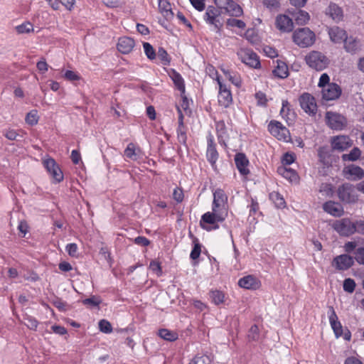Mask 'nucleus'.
Returning a JSON list of instances; mask_svg holds the SVG:
<instances>
[{
    "label": "nucleus",
    "instance_id": "nucleus-50",
    "mask_svg": "<svg viewBox=\"0 0 364 364\" xmlns=\"http://www.w3.org/2000/svg\"><path fill=\"white\" fill-rule=\"evenodd\" d=\"M149 269L154 272L157 277H161L163 274L161 262L157 260L154 259L150 262Z\"/></svg>",
    "mask_w": 364,
    "mask_h": 364
},
{
    "label": "nucleus",
    "instance_id": "nucleus-4",
    "mask_svg": "<svg viewBox=\"0 0 364 364\" xmlns=\"http://www.w3.org/2000/svg\"><path fill=\"white\" fill-rule=\"evenodd\" d=\"M306 64L311 68L321 71L327 68L329 64L328 58L319 51L313 50L306 57Z\"/></svg>",
    "mask_w": 364,
    "mask_h": 364
},
{
    "label": "nucleus",
    "instance_id": "nucleus-33",
    "mask_svg": "<svg viewBox=\"0 0 364 364\" xmlns=\"http://www.w3.org/2000/svg\"><path fill=\"white\" fill-rule=\"evenodd\" d=\"M159 8L166 20L173 17L174 14L168 0H159Z\"/></svg>",
    "mask_w": 364,
    "mask_h": 364
},
{
    "label": "nucleus",
    "instance_id": "nucleus-2",
    "mask_svg": "<svg viewBox=\"0 0 364 364\" xmlns=\"http://www.w3.org/2000/svg\"><path fill=\"white\" fill-rule=\"evenodd\" d=\"M355 186L350 183L338 186L336 193L339 200L343 204H355L358 200Z\"/></svg>",
    "mask_w": 364,
    "mask_h": 364
},
{
    "label": "nucleus",
    "instance_id": "nucleus-24",
    "mask_svg": "<svg viewBox=\"0 0 364 364\" xmlns=\"http://www.w3.org/2000/svg\"><path fill=\"white\" fill-rule=\"evenodd\" d=\"M238 285L246 289L255 290L259 287V281L252 275H247L239 279Z\"/></svg>",
    "mask_w": 364,
    "mask_h": 364
},
{
    "label": "nucleus",
    "instance_id": "nucleus-19",
    "mask_svg": "<svg viewBox=\"0 0 364 364\" xmlns=\"http://www.w3.org/2000/svg\"><path fill=\"white\" fill-rule=\"evenodd\" d=\"M135 46V41L129 36L119 38L117 48L122 54L130 53Z\"/></svg>",
    "mask_w": 364,
    "mask_h": 364
},
{
    "label": "nucleus",
    "instance_id": "nucleus-13",
    "mask_svg": "<svg viewBox=\"0 0 364 364\" xmlns=\"http://www.w3.org/2000/svg\"><path fill=\"white\" fill-rule=\"evenodd\" d=\"M343 174L350 181H358L364 178V170L355 164L346 166L343 169Z\"/></svg>",
    "mask_w": 364,
    "mask_h": 364
},
{
    "label": "nucleus",
    "instance_id": "nucleus-46",
    "mask_svg": "<svg viewBox=\"0 0 364 364\" xmlns=\"http://www.w3.org/2000/svg\"><path fill=\"white\" fill-rule=\"evenodd\" d=\"M259 337V328L257 325L254 324L252 325L247 334V338L250 341H258Z\"/></svg>",
    "mask_w": 364,
    "mask_h": 364
},
{
    "label": "nucleus",
    "instance_id": "nucleus-31",
    "mask_svg": "<svg viewBox=\"0 0 364 364\" xmlns=\"http://www.w3.org/2000/svg\"><path fill=\"white\" fill-rule=\"evenodd\" d=\"M157 335L164 341L173 342L178 338V334L174 331L168 328H161L158 331Z\"/></svg>",
    "mask_w": 364,
    "mask_h": 364
},
{
    "label": "nucleus",
    "instance_id": "nucleus-57",
    "mask_svg": "<svg viewBox=\"0 0 364 364\" xmlns=\"http://www.w3.org/2000/svg\"><path fill=\"white\" fill-rule=\"evenodd\" d=\"M51 303L55 308H57L60 311H65L66 310L65 306L67 304L66 302L63 301L61 298L55 296V298L52 300Z\"/></svg>",
    "mask_w": 364,
    "mask_h": 364
},
{
    "label": "nucleus",
    "instance_id": "nucleus-26",
    "mask_svg": "<svg viewBox=\"0 0 364 364\" xmlns=\"http://www.w3.org/2000/svg\"><path fill=\"white\" fill-rule=\"evenodd\" d=\"M277 173L291 183H297L299 180L297 172L290 168L279 166L277 168Z\"/></svg>",
    "mask_w": 364,
    "mask_h": 364
},
{
    "label": "nucleus",
    "instance_id": "nucleus-54",
    "mask_svg": "<svg viewBox=\"0 0 364 364\" xmlns=\"http://www.w3.org/2000/svg\"><path fill=\"white\" fill-rule=\"evenodd\" d=\"M296 160V156L294 153L287 152L285 153L282 159V166L291 165Z\"/></svg>",
    "mask_w": 364,
    "mask_h": 364
},
{
    "label": "nucleus",
    "instance_id": "nucleus-59",
    "mask_svg": "<svg viewBox=\"0 0 364 364\" xmlns=\"http://www.w3.org/2000/svg\"><path fill=\"white\" fill-rule=\"evenodd\" d=\"M222 14L220 8H217L214 6H208L206 9L204 16H220Z\"/></svg>",
    "mask_w": 364,
    "mask_h": 364
},
{
    "label": "nucleus",
    "instance_id": "nucleus-32",
    "mask_svg": "<svg viewBox=\"0 0 364 364\" xmlns=\"http://www.w3.org/2000/svg\"><path fill=\"white\" fill-rule=\"evenodd\" d=\"M291 14L294 18L296 23L299 26L306 24L310 19L309 13L300 9L297 11H294V13H291Z\"/></svg>",
    "mask_w": 364,
    "mask_h": 364
},
{
    "label": "nucleus",
    "instance_id": "nucleus-43",
    "mask_svg": "<svg viewBox=\"0 0 364 364\" xmlns=\"http://www.w3.org/2000/svg\"><path fill=\"white\" fill-rule=\"evenodd\" d=\"M38 111L36 109H32L26 114L25 121L28 124L34 126L38 124Z\"/></svg>",
    "mask_w": 364,
    "mask_h": 364
},
{
    "label": "nucleus",
    "instance_id": "nucleus-52",
    "mask_svg": "<svg viewBox=\"0 0 364 364\" xmlns=\"http://www.w3.org/2000/svg\"><path fill=\"white\" fill-rule=\"evenodd\" d=\"M319 191L321 193H324L328 197H332L334 193L333 185L328 183H323L320 186Z\"/></svg>",
    "mask_w": 364,
    "mask_h": 364
},
{
    "label": "nucleus",
    "instance_id": "nucleus-1",
    "mask_svg": "<svg viewBox=\"0 0 364 364\" xmlns=\"http://www.w3.org/2000/svg\"><path fill=\"white\" fill-rule=\"evenodd\" d=\"M228 196L221 188L213 192L212 212H207L202 215V220L207 223L223 222L228 217Z\"/></svg>",
    "mask_w": 364,
    "mask_h": 364
},
{
    "label": "nucleus",
    "instance_id": "nucleus-18",
    "mask_svg": "<svg viewBox=\"0 0 364 364\" xmlns=\"http://www.w3.org/2000/svg\"><path fill=\"white\" fill-rule=\"evenodd\" d=\"M275 25L277 28L284 33H289L294 29L292 18L286 14L278 15L276 18Z\"/></svg>",
    "mask_w": 364,
    "mask_h": 364
},
{
    "label": "nucleus",
    "instance_id": "nucleus-11",
    "mask_svg": "<svg viewBox=\"0 0 364 364\" xmlns=\"http://www.w3.org/2000/svg\"><path fill=\"white\" fill-rule=\"evenodd\" d=\"M301 109L310 115H315L317 112V105L315 98L309 93L304 92L299 97Z\"/></svg>",
    "mask_w": 364,
    "mask_h": 364
},
{
    "label": "nucleus",
    "instance_id": "nucleus-48",
    "mask_svg": "<svg viewBox=\"0 0 364 364\" xmlns=\"http://www.w3.org/2000/svg\"><path fill=\"white\" fill-rule=\"evenodd\" d=\"M355 282L351 278H346L343 281V290L348 293H353L355 291Z\"/></svg>",
    "mask_w": 364,
    "mask_h": 364
},
{
    "label": "nucleus",
    "instance_id": "nucleus-41",
    "mask_svg": "<svg viewBox=\"0 0 364 364\" xmlns=\"http://www.w3.org/2000/svg\"><path fill=\"white\" fill-rule=\"evenodd\" d=\"M157 55L161 63L164 65H169L171 63V58L168 54L167 51L163 48L159 47L157 52Z\"/></svg>",
    "mask_w": 364,
    "mask_h": 364
},
{
    "label": "nucleus",
    "instance_id": "nucleus-14",
    "mask_svg": "<svg viewBox=\"0 0 364 364\" xmlns=\"http://www.w3.org/2000/svg\"><path fill=\"white\" fill-rule=\"evenodd\" d=\"M354 264V257L343 254L333 258V265L338 270H347Z\"/></svg>",
    "mask_w": 364,
    "mask_h": 364
},
{
    "label": "nucleus",
    "instance_id": "nucleus-7",
    "mask_svg": "<svg viewBox=\"0 0 364 364\" xmlns=\"http://www.w3.org/2000/svg\"><path fill=\"white\" fill-rule=\"evenodd\" d=\"M219 154L216 149V144L214 141V137L211 132H209L207 136V150H206V159L210 163L213 170L218 173V167L216 162L218 159Z\"/></svg>",
    "mask_w": 364,
    "mask_h": 364
},
{
    "label": "nucleus",
    "instance_id": "nucleus-12",
    "mask_svg": "<svg viewBox=\"0 0 364 364\" xmlns=\"http://www.w3.org/2000/svg\"><path fill=\"white\" fill-rule=\"evenodd\" d=\"M325 14L333 21L338 23L344 19V11L338 4L331 1L325 9Z\"/></svg>",
    "mask_w": 364,
    "mask_h": 364
},
{
    "label": "nucleus",
    "instance_id": "nucleus-35",
    "mask_svg": "<svg viewBox=\"0 0 364 364\" xmlns=\"http://www.w3.org/2000/svg\"><path fill=\"white\" fill-rule=\"evenodd\" d=\"M232 102V94L230 91L219 92L218 103L220 105L227 108Z\"/></svg>",
    "mask_w": 364,
    "mask_h": 364
},
{
    "label": "nucleus",
    "instance_id": "nucleus-25",
    "mask_svg": "<svg viewBox=\"0 0 364 364\" xmlns=\"http://www.w3.org/2000/svg\"><path fill=\"white\" fill-rule=\"evenodd\" d=\"M169 76L171 78L175 87L181 92V94H183L186 92V86H185V81L182 77V75L177 72L174 69H171V72L169 73Z\"/></svg>",
    "mask_w": 364,
    "mask_h": 364
},
{
    "label": "nucleus",
    "instance_id": "nucleus-17",
    "mask_svg": "<svg viewBox=\"0 0 364 364\" xmlns=\"http://www.w3.org/2000/svg\"><path fill=\"white\" fill-rule=\"evenodd\" d=\"M321 92L322 98L326 101L338 99L342 92L341 87L335 82H331V85L323 88Z\"/></svg>",
    "mask_w": 364,
    "mask_h": 364
},
{
    "label": "nucleus",
    "instance_id": "nucleus-37",
    "mask_svg": "<svg viewBox=\"0 0 364 364\" xmlns=\"http://www.w3.org/2000/svg\"><path fill=\"white\" fill-rule=\"evenodd\" d=\"M218 17V16H204L203 17L207 23L214 26L217 33H220L223 27V23L220 22Z\"/></svg>",
    "mask_w": 364,
    "mask_h": 364
},
{
    "label": "nucleus",
    "instance_id": "nucleus-5",
    "mask_svg": "<svg viewBox=\"0 0 364 364\" xmlns=\"http://www.w3.org/2000/svg\"><path fill=\"white\" fill-rule=\"evenodd\" d=\"M269 133L277 139L289 142L291 141V134L289 130L284 126L280 122L271 120L267 126Z\"/></svg>",
    "mask_w": 364,
    "mask_h": 364
},
{
    "label": "nucleus",
    "instance_id": "nucleus-55",
    "mask_svg": "<svg viewBox=\"0 0 364 364\" xmlns=\"http://www.w3.org/2000/svg\"><path fill=\"white\" fill-rule=\"evenodd\" d=\"M23 318L28 321V323L27 324V326L29 329L33 331L36 330L38 325V321L35 317L26 314Z\"/></svg>",
    "mask_w": 364,
    "mask_h": 364
},
{
    "label": "nucleus",
    "instance_id": "nucleus-47",
    "mask_svg": "<svg viewBox=\"0 0 364 364\" xmlns=\"http://www.w3.org/2000/svg\"><path fill=\"white\" fill-rule=\"evenodd\" d=\"M225 75L228 78V80L235 86L240 87L241 86V79L237 74L232 73L230 71H223Z\"/></svg>",
    "mask_w": 364,
    "mask_h": 364
},
{
    "label": "nucleus",
    "instance_id": "nucleus-34",
    "mask_svg": "<svg viewBox=\"0 0 364 364\" xmlns=\"http://www.w3.org/2000/svg\"><path fill=\"white\" fill-rule=\"evenodd\" d=\"M269 198L277 208H284L286 206L285 200L279 193L273 191L269 193Z\"/></svg>",
    "mask_w": 364,
    "mask_h": 364
},
{
    "label": "nucleus",
    "instance_id": "nucleus-45",
    "mask_svg": "<svg viewBox=\"0 0 364 364\" xmlns=\"http://www.w3.org/2000/svg\"><path fill=\"white\" fill-rule=\"evenodd\" d=\"M16 31L19 34L28 33L33 31V26L29 21H26L17 26L16 27Z\"/></svg>",
    "mask_w": 364,
    "mask_h": 364
},
{
    "label": "nucleus",
    "instance_id": "nucleus-10",
    "mask_svg": "<svg viewBox=\"0 0 364 364\" xmlns=\"http://www.w3.org/2000/svg\"><path fill=\"white\" fill-rule=\"evenodd\" d=\"M215 2L220 9H225L231 16L239 17L243 14L241 6L233 0H215Z\"/></svg>",
    "mask_w": 364,
    "mask_h": 364
},
{
    "label": "nucleus",
    "instance_id": "nucleus-28",
    "mask_svg": "<svg viewBox=\"0 0 364 364\" xmlns=\"http://www.w3.org/2000/svg\"><path fill=\"white\" fill-rule=\"evenodd\" d=\"M349 138L345 136H336L332 141V147L334 149L343 151L350 146Z\"/></svg>",
    "mask_w": 364,
    "mask_h": 364
},
{
    "label": "nucleus",
    "instance_id": "nucleus-27",
    "mask_svg": "<svg viewBox=\"0 0 364 364\" xmlns=\"http://www.w3.org/2000/svg\"><path fill=\"white\" fill-rule=\"evenodd\" d=\"M215 130L219 144H225V139L228 138V134L224 120L215 122Z\"/></svg>",
    "mask_w": 364,
    "mask_h": 364
},
{
    "label": "nucleus",
    "instance_id": "nucleus-16",
    "mask_svg": "<svg viewBox=\"0 0 364 364\" xmlns=\"http://www.w3.org/2000/svg\"><path fill=\"white\" fill-rule=\"evenodd\" d=\"M328 316L329 319V323L331 324V328L333 331V333L336 338H339L343 335V327L341 322L338 321V318L337 314L334 310V308L332 306L328 307Z\"/></svg>",
    "mask_w": 364,
    "mask_h": 364
},
{
    "label": "nucleus",
    "instance_id": "nucleus-21",
    "mask_svg": "<svg viewBox=\"0 0 364 364\" xmlns=\"http://www.w3.org/2000/svg\"><path fill=\"white\" fill-rule=\"evenodd\" d=\"M235 164L241 175L247 176L250 173L247 168L250 162L244 153H237L235 155Z\"/></svg>",
    "mask_w": 364,
    "mask_h": 364
},
{
    "label": "nucleus",
    "instance_id": "nucleus-6",
    "mask_svg": "<svg viewBox=\"0 0 364 364\" xmlns=\"http://www.w3.org/2000/svg\"><path fill=\"white\" fill-rule=\"evenodd\" d=\"M331 227L341 237H349L354 234L353 222L348 218L336 220Z\"/></svg>",
    "mask_w": 364,
    "mask_h": 364
},
{
    "label": "nucleus",
    "instance_id": "nucleus-23",
    "mask_svg": "<svg viewBox=\"0 0 364 364\" xmlns=\"http://www.w3.org/2000/svg\"><path fill=\"white\" fill-rule=\"evenodd\" d=\"M360 40L357 37L353 36H347L343 41V48L347 53L352 55L355 54L360 49Z\"/></svg>",
    "mask_w": 364,
    "mask_h": 364
},
{
    "label": "nucleus",
    "instance_id": "nucleus-3",
    "mask_svg": "<svg viewBox=\"0 0 364 364\" xmlns=\"http://www.w3.org/2000/svg\"><path fill=\"white\" fill-rule=\"evenodd\" d=\"M292 38L300 48H308L315 43L316 36L311 30L305 27L294 31Z\"/></svg>",
    "mask_w": 364,
    "mask_h": 364
},
{
    "label": "nucleus",
    "instance_id": "nucleus-15",
    "mask_svg": "<svg viewBox=\"0 0 364 364\" xmlns=\"http://www.w3.org/2000/svg\"><path fill=\"white\" fill-rule=\"evenodd\" d=\"M240 58L242 63L251 68L257 69L261 67L259 56L252 50L242 51L240 54Z\"/></svg>",
    "mask_w": 364,
    "mask_h": 364
},
{
    "label": "nucleus",
    "instance_id": "nucleus-39",
    "mask_svg": "<svg viewBox=\"0 0 364 364\" xmlns=\"http://www.w3.org/2000/svg\"><path fill=\"white\" fill-rule=\"evenodd\" d=\"M82 303L85 306H90L91 308L99 307L102 303V299L99 296L92 295L90 297L83 299Z\"/></svg>",
    "mask_w": 364,
    "mask_h": 364
},
{
    "label": "nucleus",
    "instance_id": "nucleus-8",
    "mask_svg": "<svg viewBox=\"0 0 364 364\" xmlns=\"http://www.w3.org/2000/svg\"><path fill=\"white\" fill-rule=\"evenodd\" d=\"M43 166L51 176L53 183H59L63 181V173L53 158H48L43 161Z\"/></svg>",
    "mask_w": 364,
    "mask_h": 364
},
{
    "label": "nucleus",
    "instance_id": "nucleus-20",
    "mask_svg": "<svg viewBox=\"0 0 364 364\" xmlns=\"http://www.w3.org/2000/svg\"><path fill=\"white\" fill-rule=\"evenodd\" d=\"M328 34L331 41L334 43H343L348 36L347 32L343 28L336 26L328 28Z\"/></svg>",
    "mask_w": 364,
    "mask_h": 364
},
{
    "label": "nucleus",
    "instance_id": "nucleus-51",
    "mask_svg": "<svg viewBox=\"0 0 364 364\" xmlns=\"http://www.w3.org/2000/svg\"><path fill=\"white\" fill-rule=\"evenodd\" d=\"M100 331L105 333H110L112 332V327L109 321L102 319L99 321Z\"/></svg>",
    "mask_w": 364,
    "mask_h": 364
},
{
    "label": "nucleus",
    "instance_id": "nucleus-60",
    "mask_svg": "<svg viewBox=\"0 0 364 364\" xmlns=\"http://www.w3.org/2000/svg\"><path fill=\"white\" fill-rule=\"evenodd\" d=\"M331 84V83L330 82V77L328 75L327 73H323L319 78L318 86L322 90Z\"/></svg>",
    "mask_w": 364,
    "mask_h": 364
},
{
    "label": "nucleus",
    "instance_id": "nucleus-44",
    "mask_svg": "<svg viewBox=\"0 0 364 364\" xmlns=\"http://www.w3.org/2000/svg\"><path fill=\"white\" fill-rule=\"evenodd\" d=\"M143 48L147 58L153 60L156 58V53L154 47L148 42L143 43Z\"/></svg>",
    "mask_w": 364,
    "mask_h": 364
},
{
    "label": "nucleus",
    "instance_id": "nucleus-53",
    "mask_svg": "<svg viewBox=\"0 0 364 364\" xmlns=\"http://www.w3.org/2000/svg\"><path fill=\"white\" fill-rule=\"evenodd\" d=\"M353 257L359 264L364 265V247H358L354 252Z\"/></svg>",
    "mask_w": 364,
    "mask_h": 364
},
{
    "label": "nucleus",
    "instance_id": "nucleus-62",
    "mask_svg": "<svg viewBox=\"0 0 364 364\" xmlns=\"http://www.w3.org/2000/svg\"><path fill=\"white\" fill-rule=\"evenodd\" d=\"M134 242L141 247H147L150 245L151 241L144 236H138L134 239Z\"/></svg>",
    "mask_w": 364,
    "mask_h": 364
},
{
    "label": "nucleus",
    "instance_id": "nucleus-64",
    "mask_svg": "<svg viewBox=\"0 0 364 364\" xmlns=\"http://www.w3.org/2000/svg\"><path fill=\"white\" fill-rule=\"evenodd\" d=\"M353 225L355 227L354 233L358 232L364 235V220H356L355 222H353Z\"/></svg>",
    "mask_w": 364,
    "mask_h": 364
},
{
    "label": "nucleus",
    "instance_id": "nucleus-58",
    "mask_svg": "<svg viewBox=\"0 0 364 364\" xmlns=\"http://www.w3.org/2000/svg\"><path fill=\"white\" fill-rule=\"evenodd\" d=\"M173 198L178 203L183 200L184 193L181 188L176 187L173 189Z\"/></svg>",
    "mask_w": 364,
    "mask_h": 364
},
{
    "label": "nucleus",
    "instance_id": "nucleus-30",
    "mask_svg": "<svg viewBox=\"0 0 364 364\" xmlns=\"http://www.w3.org/2000/svg\"><path fill=\"white\" fill-rule=\"evenodd\" d=\"M272 73L278 78H287L289 74L287 65L284 62L277 61V66L272 70Z\"/></svg>",
    "mask_w": 364,
    "mask_h": 364
},
{
    "label": "nucleus",
    "instance_id": "nucleus-29",
    "mask_svg": "<svg viewBox=\"0 0 364 364\" xmlns=\"http://www.w3.org/2000/svg\"><path fill=\"white\" fill-rule=\"evenodd\" d=\"M209 296L212 303L216 306L225 304L226 300L228 299L225 294L223 291L218 289L211 290L209 293Z\"/></svg>",
    "mask_w": 364,
    "mask_h": 364
},
{
    "label": "nucleus",
    "instance_id": "nucleus-56",
    "mask_svg": "<svg viewBox=\"0 0 364 364\" xmlns=\"http://www.w3.org/2000/svg\"><path fill=\"white\" fill-rule=\"evenodd\" d=\"M217 223L218 222H215L214 223H207L206 222H203L201 218L200 220V226L202 229L210 232L219 228V225Z\"/></svg>",
    "mask_w": 364,
    "mask_h": 364
},
{
    "label": "nucleus",
    "instance_id": "nucleus-63",
    "mask_svg": "<svg viewBox=\"0 0 364 364\" xmlns=\"http://www.w3.org/2000/svg\"><path fill=\"white\" fill-rule=\"evenodd\" d=\"M64 77L69 81H76L80 79V75L73 70H66L64 73Z\"/></svg>",
    "mask_w": 364,
    "mask_h": 364
},
{
    "label": "nucleus",
    "instance_id": "nucleus-49",
    "mask_svg": "<svg viewBox=\"0 0 364 364\" xmlns=\"http://www.w3.org/2000/svg\"><path fill=\"white\" fill-rule=\"evenodd\" d=\"M226 24L228 27H237L240 29H245L246 27V24L243 21L233 18H228Z\"/></svg>",
    "mask_w": 364,
    "mask_h": 364
},
{
    "label": "nucleus",
    "instance_id": "nucleus-42",
    "mask_svg": "<svg viewBox=\"0 0 364 364\" xmlns=\"http://www.w3.org/2000/svg\"><path fill=\"white\" fill-rule=\"evenodd\" d=\"M195 240V243H193V248L190 254V258L194 261L199 258L202 247L198 239H196Z\"/></svg>",
    "mask_w": 364,
    "mask_h": 364
},
{
    "label": "nucleus",
    "instance_id": "nucleus-36",
    "mask_svg": "<svg viewBox=\"0 0 364 364\" xmlns=\"http://www.w3.org/2000/svg\"><path fill=\"white\" fill-rule=\"evenodd\" d=\"M361 155V151L358 147H353L349 154H344L341 159L343 161H357Z\"/></svg>",
    "mask_w": 364,
    "mask_h": 364
},
{
    "label": "nucleus",
    "instance_id": "nucleus-22",
    "mask_svg": "<svg viewBox=\"0 0 364 364\" xmlns=\"http://www.w3.org/2000/svg\"><path fill=\"white\" fill-rule=\"evenodd\" d=\"M323 209L326 213L334 217H341L344 213L343 206L339 203L333 200L325 202L323 204Z\"/></svg>",
    "mask_w": 364,
    "mask_h": 364
},
{
    "label": "nucleus",
    "instance_id": "nucleus-9",
    "mask_svg": "<svg viewBox=\"0 0 364 364\" xmlns=\"http://www.w3.org/2000/svg\"><path fill=\"white\" fill-rule=\"evenodd\" d=\"M326 122L332 129L342 130L347 126V119L341 114L327 112L326 113Z\"/></svg>",
    "mask_w": 364,
    "mask_h": 364
},
{
    "label": "nucleus",
    "instance_id": "nucleus-40",
    "mask_svg": "<svg viewBox=\"0 0 364 364\" xmlns=\"http://www.w3.org/2000/svg\"><path fill=\"white\" fill-rule=\"evenodd\" d=\"M211 362L212 359L210 355L206 354H197L189 364H210Z\"/></svg>",
    "mask_w": 364,
    "mask_h": 364
},
{
    "label": "nucleus",
    "instance_id": "nucleus-61",
    "mask_svg": "<svg viewBox=\"0 0 364 364\" xmlns=\"http://www.w3.org/2000/svg\"><path fill=\"white\" fill-rule=\"evenodd\" d=\"M255 98L257 100V104L260 106H267V99L265 93L262 91H259L255 93Z\"/></svg>",
    "mask_w": 364,
    "mask_h": 364
},
{
    "label": "nucleus",
    "instance_id": "nucleus-38",
    "mask_svg": "<svg viewBox=\"0 0 364 364\" xmlns=\"http://www.w3.org/2000/svg\"><path fill=\"white\" fill-rule=\"evenodd\" d=\"M124 156L133 161H136L139 158V154L136 151V146L134 143H129L124 151Z\"/></svg>",
    "mask_w": 364,
    "mask_h": 364
}]
</instances>
